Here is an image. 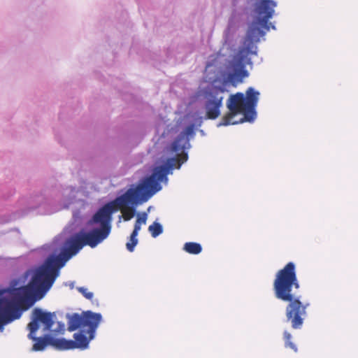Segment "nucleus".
Returning a JSON list of instances; mask_svg holds the SVG:
<instances>
[{
    "label": "nucleus",
    "instance_id": "nucleus-1",
    "mask_svg": "<svg viewBox=\"0 0 358 358\" xmlns=\"http://www.w3.org/2000/svg\"><path fill=\"white\" fill-rule=\"evenodd\" d=\"M182 160L169 158L164 164L156 166L152 173L138 184L127 190L114 201L105 204L93 215L90 222L99 224V228L90 231H80L67 239L64 248L59 255L49 256L34 272L31 280L25 286L0 291V296L8 292L11 299L0 298V316L5 324L19 319L22 310L31 306V298L36 294L46 292L59 275V269L84 246L95 248L105 240L111 231L113 213L120 210L125 221L134 215L135 207L147 201L161 189L159 182L167 180V175L174 168L179 169Z\"/></svg>",
    "mask_w": 358,
    "mask_h": 358
},
{
    "label": "nucleus",
    "instance_id": "nucleus-2",
    "mask_svg": "<svg viewBox=\"0 0 358 358\" xmlns=\"http://www.w3.org/2000/svg\"><path fill=\"white\" fill-rule=\"evenodd\" d=\"M276 3L273 0H260L255 4L254 9V20L249 27L244 46L239 48L231 59L226 63V69L229 72L226 79L233 86L241 83L249 73L245 69L247 64L250 63L248 56L256 54L252 50L254 42H258L266 31L270 29L271 23L269 20L274 14Z\"/></svg>",
    "mask_w": 358,
    "mask_h": 358
},
{
    "label": "nucleus",
    "instance_id": "nucleus-3",
    "mask_svg": "<svg viewBox=\"0 0 358 358\" xmlns=\"http://www.w3.org/2000/svg\"><path fill=\"white\" fill-rule=\"evenodd\" d=\"M299 282L294 262H288L282 269L279 270L273 281L275 296L282 301L288 302L285 313L292 327L301 329L306 316V308L309 303H303L295 295L294 289H299Z\"/></svg>",
    "mask_w": 358,
    "mask_h": 358
},
{
    "label": "nucleus",
    "instance_id": "nucleus-4",
    "mask_svg": "<svg viewBox=\"0 0 358 358\" xmlns=\"http://www.w3.org/2000/svg\"><path fill=\"white\" fill-rule=\"evenodd\" d=\"M67 318L68 331L79 329V331L73 334L74 341L61 338L57 341L59 345L62 346V350L86 349L90 341L94 337L95 331L102 319L101 315L87 310L82 314L73 313L68 315Z\"/></svg>",
    "mask_w": 358,
    "mask_h": 358
},
{
    "label": "nucleus",
    "instance_id": "nucleus-5",
    "mask_svg": "<svg viewBox=\"0 0 358 358\" xmlns=\"http://www.w3.org/2000/svg\"><path fill=\"white\" fill-rule=\"evenodd\" d=\"M259 92L249 87L245 96L241 92L231 94L227 101L229 109L220 122V126L236 124L244 122H252L256 117L255 108L259 100Z\"/></svg>",
    "mask_w": 358,
    "mask_h": 358
},
{
    "label": "nucleus",
    "instance_id": "nucleus-6",
    "mask_svg": "<svg viewBox=\"0 0 358 358\" xmlns=\"http://www.w3.org/2000/svg\"><path fill=\"white\" fill-rule=\"evenodd\" d=\"M55 314L43 311L41 308H34L32 312V320L28 324L29 334L28 338L35 341L32 350L34 351L43 350L48 345H52L57 350H62V346L57 341L61 338H55L50 336L36 338L34 334L39 328V322L45 326V330H50L54 324L53 317Z\"/></svg>",
    "mask_w": 358,
    "mask_h": 358
},
{
    "label": "nucleus",
    "instance_id": "nucleus-7",
    "mask_svg": "<svg viewBox=\"0 0 358 358\" xmlns=\"http://www.w3.org/2000/svg\"><path fill=\"white\" fill-rule=\"evenodd\" d=\"M224 87L211 85L203 90V96L206 100V117L210 120H215L220 115V108L222 106Z\"/></svg>",
    "mask_w": 358,
    "mask_h": 358
},
{
    "label": "nucleus",
    "instance_id": "nucleus-8",
    "mask_svg": "<svg viewBox=\"0 0 358 358\" xmlns=\"http://www.w3.org/2000/svg\"><path fill=\"white\" fill-rule=\"evenodd\" d=\"M195 127L194 124H191L187 126L183 131H182L178 136L173 141L170 146V150L171 152L178 153L181 152V154H178L173 158H179L182 160L180 166L187 160V154L184 152V150L187 148V145H189L188 137H192L194 135Z\"/></svg>",
    "mask_w": 358,
    "mask_h": 358
},
{
    "label": "nucleus",
    "instance_id": "nucleus-9",
    "mask_svg": "<svg viewBox=\"0 0 358 358\" xmlns=\"http://www.w3.org/2000/svg\"><path fill=\"white\" fill-rule=\"evenodd\" d=\"M183 250L189 254L198 255L202 251V247L198 243L187 242L185 243Z\"/></svg>",
    "mask_w": 358,
    "mask_h": 358
},
{
    "label": "nucleus",
    "instance_id": "nucleus-10",
    "mask_svg": "<svg viewBox=\"0 0 358 358\" xmlns=\"http://www.w3.org/2000/svg\"><path fill=\"white\" fill-rule=\"evenodd\" d=\"M148 231L153 238H156L163 232V228L159 222H155L149 226Z\"/></svg>",
    "mask_w": 358,
    "mask_h": 358
},
{
    "label": "nucleus",
    "instance_id": "nucleus-11",
    "mask_svg": "<svg viewBox=\"0 0 358 358\" xmlns=\"http://www.w3.org/2000/svg\"><path fill=\"white\" fill-rule=\"evenodd\" d=\"M284 339H285V348H289L293 350L294 352H297L296 345L291 341L292 335L288 331H285L283 334Z\"/></svg>",
    "mask_w": 358,
    "mask_h": 358
},
{
    "label": "nucleus",
    "instance_id": "nucleus-12",
    "mask_svg": "<svg viewBox=\"0 0 358 358\" xmlns=\"http://www.w3.org/2000/svg\"><path fill=\"white\" fill-rule=\"evenodd\" d=\"M137 236L138 233H136V234L134 235V231H132L130 236V239L126 244L127 249L129 252H133L134 250V248L138 243V239L136 238Z\"/></svg>",
    "mask_w": 358,
    "mask_h": 358
},
{
    "label": "nucleus",
    "instance_id": "nucleus-13",
    "mask_svg": "<svg viewBox=\"0 0 358 358\" xmlns=\"http://www.w3.org/2000/svg\"><path fill=\"white\" fill-rule=\"evenodd\" d=\"M146 220L147 215L145 214L137 218L134 224V229L133 230L134 235L136 234V233L138 234V231L141 230V225L145 224L146 223Z\"/></svg>",
    "mask_w": 358,
    "mask_h": 358
},
{
    "label": "nucleus",
    "instance_id": "nucleus-14",
    "mask_svg": "<svg viewBox=\"0 0 358 358\" xmlns=\"http://www.w3.org/2000/svg\"><path fill=\"white\" fill-rule=\"evenodd\" d=\"M78 292H80L86 299H89V300H92L93 296H94V294L90 291H88V289L85 287H78L77 288Z\"/></svg>",
    "mask_w": 358,
    "mask_h": 358
},
{
    "label": "nucleus",
    "instance_id": "nucleus-15",
    "mask_svg": "<svg viewBox=\"0 0 358 358\" xmlns=\"http://www.w3.org/2000/svg\"><path fill=\"white\" fill-rule=\"evenodd\" d=\"M211 66L210 64H208L206 66V71H208V69Z\"/></svg>",
    "mask_w": 358,
    "mask_h": 358
}]
</instances>
